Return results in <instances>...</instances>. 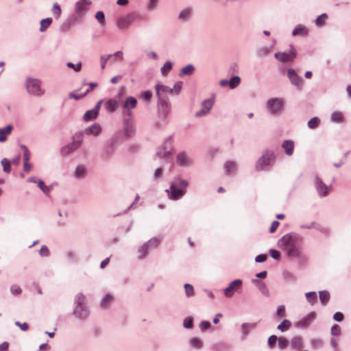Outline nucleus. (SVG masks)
Listing matches in <instances>:
<instances>
[{"label": "nucleus", "mask_w": 351, "mask_h": 351, "mask_svg": "<svg viewBox=\"0 0 351 351\" xmlns=\"http://www.w3.org/2000/svg\"><path fill=\"white\" fill-rule=\"evenodd\" d=\"M114 57H118L120 59V60H121L123 58V53L121 51H117L112 54L102 55L100 57L101 69L102 70L104 69L107 62L108 60H110V58H114Z\"/></svg>", "instance_id": "nucleus-22"}, {"label": "nucleus", "mask_w": 351, "mask_h": 351, "mask_svg": "<svg viewBox=\"0 0 351 351\" xmlns=\"http://www.w3.org/2000/svg\"><path fill=\"white\" fill-rule=\"evenodd\" d=\"M52 23V19L50 17L42 19L40 22V32H44L47 30V29L49 27V25Z\"/></svg>", "instance_id": "nucleus-42"}, {"label": "nucleus", "mask_w": 351, "mask_h": 351, "mask_svg": "<svg viewBox=\"0 0 351 351\" xmlns=\"http://www.w3.org/2000/svg\"><path fill=\"white\" fill-rule=\"evenodd\" d=\"M280 242L285 248H288L291 246V245H294L292 236L290 234L284 235L280 240Z\"/></svg>", "instance_id": "nucleus-35"}, {"label": "nucleus", "mask_w": 351, "mask_h": 351, "mask_svg": "<svg viewBox=\"0 0 351 351\" xmlns=\"http://www.w3.org/2000/svg\"><path fill=\"white\" fill-rule=\"evenodd\" d=\"M242 286V280L236 279L232 281L228 286L224 289L223 293L226 298H231L234 295V291H237Z\"/></svg>", "instance_id": "nucleus-17"}, {"label": "nucleus", "mask_w": 351, "mask_h": 351, "mask_svg": "<svg viewBox=\"0 0 351 351\" xmlns=\"http://www.w3.org/2000/svg\"><path fill=\"white\" fill-rule=\"evenodd\" d=\"M305 296L306 298L307 301L311 304H315L317 301V297L316 292L315 291H310L307 292L305 294Z\"/></svg>", "instance_id": "nucleus-44"}, {"label": "nucleus", "mask_w": 351, "mask_h": 351, "mask_svg": "<svg viewBox=\"0 0 351 351\" xmlns=\"http://www.w3.org/2000/svg\"><path fill=\"white\" fill-rule=\"evenodd\" d=\"M214 104V99L209 98L204 100L201 104V109L195 112L196 117H202L208 114Z\"/></svg>", "instance_id": "nucleus-15"}, {"label": "nucleus", "mask_w": 351, "mask_h": 351, "mask_svg": "<svg viewBox=\"0 0 351 351\" xmlns=\"http://www.w3.org/2000/svg\"><path fill=\"white\" fill-rule=\"evenodd\" d=\"M52 13L56 19H58L61 16L62 10L60 5L57 3H53Z\"/></svg>", "instance_id": "nucleus-51"}, {"label": "nucleus", "mask_w": 351, "mask_h": 351, "mask_svg": "<svg viewBox=\"0 0 351 351\" xmlns=\"http://www.w3.org/2000/svg\"><path fill=\"white\" fill-rule=\"evenodd\" d=\"M283 278L285 280L289 281V282H294L296 280V277L293 274L289 271H284L282 273Z\"/></svg>", "instance_id": "nucleus-52"}, {"label": "nucleus", "mask_w": 351, "mask_h": 351, "mask_svg": "<svg viewBox=\"0 0 351 351\" xmlns=\"http://www.w3.org/2000/svg\"><path fill=\"white\" fill-rule=\"evenodd\" d=\"M112 300V295H110V294H106L104 297V298H103V300L101 301V306H102V307L107 308L110 305V304L111 303Z\"/></svg>", "instance_id": "nucleus-57"}, {"label": "nucleus", "mask_w": 351, "mask_h": 351, "mask_svg": "<svg viewBox=\"0 0 351 351\" xmlns=\"http://www.w3.org/2000/svg\"><path fill=\"white\" fill-rule=\"evenodd\" d=\"M287 77L292 85L296 87L298 90H301L303 87V80L296 73L295 71L293 69L287 70Z\"/></svg>", "instance_id": "nucleus-14"}, {"label": "nucleus", "mask_w": 351, "mask_h": 351, "mask_svg": "<svg viewBox=\"0 0 351 351\" xmlns=\"http://www.w3.org/2000/svg\"><path fill=\"white\" fill-rule=\"evenodd\" d=\"M276 160V155L271 150H265L262 156L256 162V171H267L274 165Z\"/></svg>", "instance_id": "nucleus-3"}, {"label": "nucleus", "mask_w": 351, "mask_h": 351, "mask_svg": "<svg viewBox=\"0 0 351 351\" xmlns=\"http://www.w3.org/2000/svg\"><path fill=\"white\" fill-rule=\"evenodd\" d=\"M343 114L339 111H335L330 115V121L332 123H341L343 121Z\"/></svg>", "instance_id": "nucleus-38"}, {"label": "nucleus", "mask_w": 351, "mask_h": 351, "mask_svg": "<svg viewBox=\"0 0 351 351\" xmlns=\"http://www.w3.org/2000/svg\"><path fill=\"white\" fill-rule=\"evenodd\" d=\"M297 56V51L293 45H290V51L289 53L285 52H276L274 57L280 62L286 63L293 60Z\"/></svg>", "instance_id": "nucleus-13"}, {"label": "nucleus", "mask_w": 351, "mask_h": 351, "mask_svg": "<svg viewBox=\"0 0 351 351\" xmlns=\"http://www.w3.org/2000/svg\"><path fill=\"white\" fill-rule=\"evenodd\" d=\"M87 175V169L83 165H79L76 167L73 176L77 180L84 179Z\"/></svg>", "instance_id": "nucleus-28"}, {"label": "nucleus", "mask_w": 351, "mask_h": 351, "mask_svg": "<svg viewBox=\"0 0 351 351\" xmlns=\"http://www.w3.org/2000/svg\"><path fill=\"white\" fill-rule=\"evenodd\" d=\"M277 341L279 349L282 350L287 348L289 344V341L284 337H278Z\"/></svg>", "instance_id": "nucleus-46"}, {"label": "nucleus", "mask_w": 351, "mask_h": 351, "mask_svg": "<svg viewBox=\"0 0 351 351\" xmlns=\"http://www.w3.org/2000/svg\"><path fill=\"white\" fill-rule=\"evenodd\" d=\"M20 147L23 150V162H27L29 160L30 158V152L27 148V147L25 145H21Z\"/></svg>", "instance_id": "nucleus-54"}, {"label": "nucleus", "mask_w": 351, "mask_h": 351, "mask_svg": "<svg viewBox=\"0 0 351 351\" xmlns=\"http://www.w3.org/2000/svg\"><path fill=\"white\" fill-rule=\"evenodd\" d=\"M171 136L167 137L162 146L159 147L156 152V156L160 159H164L167 162L170 161L171 157Z\"/></svg>", "instance_id": "nucleus-6"}, {"label": "nucleus", "mask_w": 351, "mask_h": 351, "mask_svg": "<svg viewBox=\"0 0 351 351\" xmlns=\"http://www.w3.org/2000/svg\"><path fill=\"white\" fill-rule=\"evenodd\" d=\"M12 126L8 125L7 126L0 128V142H4L7 139V136L11 134Z\"/></svg>", "instance_id": "nucleus-33"}, {"label": "nucleus", "mask_w": 351, "mask_h": 351, "mask_svg": "<svg viewBox=\"0 0 351 351\" xmlns=\"http://www.w3.org/2000/svg\"><path fill=\"white\" fill-rule=\"evenodd\" d=\"M123 128L125 134L128 137L132 136L135 133L134 123L131 117H123Z\"/></svg>", "instance_id": "nucleus-19"}, {"label": "nucleus", "mask_w": 351, "mask_h": 351, "mask_svg": "<svg viewBox=\"0 0 351 351\" xmlns=\"http://www.w3.org/2000/svg\"><path fill=\"white\" fill-rule=\"evenodd\" d=\"M84 134L82 130L75 133L72 137L71 143L61 148L62 155L67 156L78 149L84 141Z\"/></svg>", "instance_id": "nucleus-5"}, {"label": "nucleus", "mask_w": 351, "mask_h": 351, "mask_svg": "<svg viewBox=\"0 0 351 351\" xmlns=\"http://www.w3.org/2000/svg\"><path fill=\"white\" fill-rule=\"evenodd\" d=\"M177 163L180 166H189L192 160L185 152H180L176 157Z\"/></svg>", "instance_id": "nucleus-26"}, {"label": "nucleus", "mask_w": 351, "mask_h": 351, "mask_svg": "<svg viewBox=\"0 0 351 351\" xmlns=\"http://www.w3.org/2000/svg\"><path fill=\"white\" fill-rule=\"evenodd\" d=\"M155 88L157 96H162L166 97V95L167 94L171 95V88L167 86L158 83L156 84Z\"/></svg>", "instance_id": "nucleus-27"}, {"label": "nucleus", "mask_w": 351, "mask_h": 351, "mask_svg": "<svg viewBox=\"0 0 351 351\" xmlns=\"http://www.w3.org/2000/svg\"><path fill=\"white\" fill-rule=\"evenodd\" d=\"M4 172L9 173L11 171L10 161L6 158H3L1 161Z\"/></svg>", "instance_id": "nucleus-53"}, {"label": "nucleus", "mask_w": 351, "mask_h": 351, "mask_svg": "<svg viewBox=\"0 0 351 351\" xmlns=\"http://www.w3.org/2000/svg\"><path fill=\"white\" fill-rule=\"evenodd\" d=\"M185 293L187 297H191L194 295L193 287L191 284L184 285Z\"/></svg>", "instance_id": "nucleus-58"}, {"label": "nucleus", "mask_w": 351, "mask_h": 351, "mask_svg": "<svg viewBox=\"0 0 351 351\" xmlns=\"http://www.w3.org/2000/svg\"><path fill=\"white\" fill-rule=\"evenodd\" d=\"M25 86L28 93L34 96L39 97L45 93L41 88V81L36 78H27L25 82Z\"/></svg>", "instance_id": "nucleus-8"}, {"label": "nucleus", "mask_w": 351, "mask_h": 351, "mask_svg": "<svg viewBox=\"0 0 351 351\" xmlns=\"http://www.w3.org/2000/svg\"><path fill=\"white\" fill-rule=\"evenodd\" d=\"M95 19L101 25L104 26L105 25V14L103 11L97 12Z\"/></svg>", "instance_id": "nucleus-56"}, {"label": "nucleus", "mask_w": 351, "mask_h": 351, "mask_svg": "<svg viewBox=\"0 0 351 351\" xmlns=\"http://www.w3.org/2000/svg\"><path fill=\"white\" fill-rule=\"evenodd\" d=\"M102 102L103 100H99L93 109L86 112L83 117V119L85 121H90L95 119L97 117Z\"/></svg>", "instance_id": "nucleus-18"}, {"label": "nucleus", "mask_w": 351, "mask_h": 351, "mask_svg": "<svg viewBox=\"0 0 351 351\" xmlns=\"http://www.w3.org/2000/svg\"><path fill=\"white\" fill-rule=\"evenodd\" d=\"M314 186L319 197H324L328 196L330 186L326 185L317 175L315 177Z\"/></svg>", "instance_id": "nucleus-12"}, {"label": "nucleus", "mask_w": 351, "mask_h": 351, "mask_svg": "<svg viewBox=\"0 0 351 351\" xmlns=\"http://www.w3.org/2000/svg\"><path fill=\"white\" fill-rule=\"evenodd\" d=\"M278 341V337L275 335H271L267 340V343L270 348H273Z\"/></svg>", "instance_id": "nucleus-64"}, {"label": "nucleus", "mask_w": 351, "mask_h": 351, "mask_svg": "<svg viewBox=\"0 0 351 351\" xmlns=\"http://www.w3.org/2000/svg\"><path fill=\"white\" fill-rule=\"evenodd\" d=\"M331 335L333 336H340L341 330L339 325L335 324L331 327L330 330Z\"/></svg>", "instance_id": "nucleus-61"}, {"label": "nucleus", "mask_w": 351, "mask_h": 351, "mask_svg": "<svg viewBox=\"0 0 351 351\" xmlns=\"http://www.w3.org/2000/svg\"><path fill=\"white\" fill-rule=\"evenodd\" d=\"M90 4V0H79L76 2L75 5V12L77 19H81L85 16L86 13L89 10Z\"/></svg>", "instance_id": "nucleus-10"}, {"label": "nucleus", "mask_w": 351, "mask_h": 351, "mask_svg": "<svg viewBox=\"0 0 351 351\" xmlns=\"http://www.w3.org/2000/svg\"><path fill=\"white\" fill-rule=\"evenodd\" d=\"M119 106V101L114 98L108 99L104 104L105 109L109 113L114 112L118 109Z\"/></svg>", "instance_id": "nucleus-25"}, {"label": "nucleus", "mask_w": 351, "mask_h": 351, "mask_svg": "<svg viewBox=\"0 0 351 351\" xmlns=\"http://www.w3.org/2000/svg\"><path fill=\"white\" fill-rule=\"evenodd\" d=\"M161 241L160 237H153L143 243L137 250V258L138 260L145 259L149 255L150 251L158 247Z\"/></svg>", "instance_id": "nucleus-4"}, {"label": "nucleus", "mask_w": 351, "mask_h": 351, "mask_svg": "<svg viewBox=\"0 0 351 351\" xmlns=\"http://www.w3.org/2000/svg\"><path fill=\"white\" fill-rule=\"evenodd\" d=\"M291 322L289 319H285L282 322L277 326V329L281 332L287 331L291 326Z\"/></svg>", "instance_id": "nucleus-40"}, {"label": "nucleus", "mask_w": 351, "mask_h": 351, "mask_svg": "<svg viewBox=\"0 0 351 351\" xmlns=\"http://www.w3.org/2000/svg\"><path fill=\"white\" fill-rule=\"evenodd\" d=\"M138 18L135 12H130L126 15L119 16L117 20V27L121 30L129 29L133 22Z\"/></svg>", "instance_id": "nucleus-9"}, {"label": "nucleus", "mask_w": 351, "mask_h": 351, "mask_svg": "<svg viewBox=\"0 0 351 351\" xmlns=\"http://www.w3.org/2000/svg\"><path fill=\"white\" fill-rule=\"evenodd\" d=\"M183 326L184 328L190 329L193 328V319L191 317H187L184 319Z\"/></svg>", "instance_id": "nucleus-60"}, {"label": "nucleus", "mask_w": 351, "mask_h": 351, "mask_svg": "<svg viewBox=\"0 0 351 351\" xmlns=\"http://www.w3.org/2000/svg\"><path fill=\"white\" fill-rule=\"evenodd\" d=\"M282 147L286 155L290 156L293 154L294 142L291 140H286L282 143Z\"/></svg>", "instance_id": "nucleus-30"}, {"label": "nucleus", "mask_w": 351, "mask_h": 351, "mask_svg": "<svg viewBox=\"0 0 351 351\" xmlns=\"http://www.w3.org/2000/svg\"><path fill=\"white\" fill-rule=\"evenodd\" d=\"M115 152L114 143L110 141L106 144L104 147L103 152L101 154V157L103 160H109Z\"/></svg>", "instance_id": "nucleus-21"}, {"label": "nucleus", "mask_w": 351, "mask_h": 351, "mask_svg": "<svg viewBox=\"0 0 351 351\" xmlns=\"http://www.w3.org/2000/svg\"><path fill=\"white\" fill-rule=\"evenodd\" d=\"M10 292L12 295H18L21 293V289L19 285H13L10 287Z\"/></svg>", "instance_id": "nucleus-63"}, {"label": "nucleus", "mask_w": 351, "mask_h": 351, "mask_svg": "<svg viewBox=\"0 0 351 351\" xmlns=\"http://www.w3.org/2000/svg\"><path fill=\"white\" fill-rule=\"evenodd\" d=\"M315 318L316 313L313 311L310 312L306 316H304L298 322H297L295 326L298 328H306L311 324V323L315 319Z\"/></svg>", "instance_id": "nucleus-16"}, {"label": "nucleus", "mask_w": 351, "mask_h": 351, "mask_svg": "<svg viewBox=\"0 0 351 351\" xmlns=\"http://www.w3.org/2000/svg\"><path fill=\"white\" fill-rule=\"evenodd\" d=\"M319 297L322 304L325 306L330 300V293L328 291L323 290L319 292Z\"/></svg>", "instance_id": "nucleus-39"}, {"label": "nucleus", "mask_w": 351, "mask_h": 351, "mask_svg": "<svg viewBox=\"0 0 351 351\" xmlns=\"http://www.w3.org/2000/svg\"><path fill=\"white\" fill-rule=\"evenodd\" d=\"M189 182L187 180L177 176L171 182L169 189H166L165 192L169 199L176 201L181 199L186 194Z\"/></svg>", "instance_id": "nucleus-1"}, {"label": "nucleus", "mask_w": 351, "mask_h": 351, "mask_svg": "<svg viewBox=\"0 0 351 351\" xmlns=\"http://www.w3.org/2000/svg\"><path fill=\"white\" fill-rule=\"evenodd\" d=\"M286 315L285 306L284 305H280L277 307L276 310V317L281 319Z\"/></svg>", "instance_id": "nucleus-55"}, {"label": "nucleus", "mask_w": 351, "mask_h": 351, "mask_svg": "<svg viewBox=\"0 0 351 351\" xmlns=\"http://www.w3.org/2000/svg\"><path fill=\"white\" fill-rule=\"evenodd\" d=\"M73 315L80 320H86L89 316V310L86 304V297L80 293L76 295L74 301Z\"/></svg>", "instance_id": "nucleus-2"}, {"label": "nucleus", "mask_w": 351, "mask_h": 351, "mask_svg": "<svg viewBox=\"0 0 351 351\" xmlns=\"http://www.w3.org/2000/svg\"><path fill=\"white\" fill-rule=\"evenodd\" d=\"M328 19V15L325 13L318 16L315 21V25L322 27L325 25L326 20Z\"/></svg>", "instance_id": "nucleus-43"}, {"label": "nucleus", "mask_w": 351, "mask_h": 351, "mask_svg": "<svg viewBox=\"0 0 351 351\" xmlns=\"http://www.w3.org/2000/svg\"><path fill=\"white\" fill-rule=\"evenodd\" d=\"M152 97V93L149 90L143 91L141 94V99L145 101H149Z\"/></svg>", "instance_id": "nucleus-62"}, {"label": "nucleus", "mask_w": 351, "mask_h": 351, "mask_svg": "<svg viewBox=\"0 0 351 351\" xmlns=\"http://www.w3.org/2000/svg\"><path fill=\"white\" fill-rule=\"evenodd\" d=\"M290 345L292 349H301L304 346V341L302 337L295 336L293 337L291 341Z\"/></svg>", "instance_id": "nucleus-29"}, {"label": "nucleus", "mask_w": 351, "mask_h": 351, "mask_svg": "<svg viewBox=\"0 0 351 351\" xmlns=\"http://www.w3.org/2000/svg\"><path fill=\"white\" fill-rule=\"evenodd\" d=\"M241 83V78L239 76H233L228 81V86L231 89L237 88Z\"/></svg>", "instance_id": "nucleus-45"}, {"label": "nucleus", "mask_w": 351, "mask_h": 351, "mask_svg": "<svg viewBox=\"0 0 351 351\" xmlns=\"http://www.w3.org/2000/svg\"><path fill=\"white\" fill-rule=\"evenodd\" d=\"M252 282L256 285L258 290L265 296L268 297L269 295V291L267 288L266 284L263 282H261L257 279H253Z\"/></svg>", "instance_id": "nucleus-31"}, {"label": "nucleus", "mask_w": 351, "mask_h": 351, "mask_svg": "<svg viewBox=\"0 0 351 351\" xmlns=\"http://www.w3.org/2000/svg\"><path fill=\"white\" fill-rule=\"evenodd\" d=\"M190 346L193 348L201 349L203 346V342L200 339L194 337L190 340Z\"/></svg>", "instance_id": "nucleus-47"}, {"label": "nucleus", "mask_w": 351, "mask_h": 351, "mask_svg": "<svg viewBox=\"0 0 351 351\" xmlns=\"http://www.w3.org/2000/svg\"><path fill=\"white\" fill-rule=\"evenodd\" d=\"M136 105L137 100L134 97H128L123 104L122 117H132V110L134 109L136 107Z\"/></svg>", "instance_id": "nucleus-11"}, {"label": "nucleus", "mask_w": 351, "mask_h": 351, "mask_svg": "<svg viewBox=\"0 0 351 351\" xmlns=\"http://www.w3.org/2000/svg\"><path fill=\"white\" fill-rule=\"evenodd\" d=\"M224 170H225V173L226 175L229 174V173H234L237 170V165L234 162H232V161H227L225 164H224Z\"/></svg>", "instance_id": "nucleus-37"}, {"label": "nucleus", "mask_w": 351, "mask_h": 351, "mask_svg": "<svg viewBox=\"0 0 351 351\" xmlns=\"http://www.w3.org/2000/svg\"><path fill=\"white\" fill-rule=\"evenodd\" d=\"M182 86V82H176L173 87L171 88V95H178L180 93Z\"/></svg>", "instance_id": "nucleus-59"}, {"label": "nucleus", "mask_w": 351, "mask_h": 351, "mask_svg": "<svg viewBox=\"0 0 351 351\" xmlns=\"http://www.w3.org/2000/svg\"><path fill=\"white\" fill-rule=\"evenodd\" d=\"M173 64L170 61H167L161 67L160 71L162 75H167L172 69Z\"/></svg>", "instance_id": "nucleus-48"}, {"label": "nucleus", "mask_w": 351, "mask_h": 351, "mask_svg": "<svg viewBox=\"0 0 351 351\" xmlns=\"http://www.w3.org/2000/svg\"><path fill=\"white\" fill-rule=\"evenodd\" d=\"M84 134L98 136L101 132V127L98 123H93L82 130Z\"/></svg>", "instance_id": "nucleus-24"}, {"label": "nucleus", "mask_w": 351, "mask_h": 351, "mask_svg": "<svg viewBox=\"0 0 351 351\" xmlns=\"http://www.w3.org/2000/svg\"><path fill=\"white\" fill-rule=\"evenodd\" d=\"M287 250V255L289 256H292L295 258L300 257V250L295 247V245H291V246L289 247L288 248H286Z\"/></svg>", "instance_id": "nucleus-41"}, {"label": "nucleus", "mask_w": 351, "mask_h": 351, "mask_svg": "<svg viewBox=\"0 0 351 351\" xmlns=\"http://www.w3.org/2000/svg\"><path fill=\"white\" fill-rule=\"evenodd\" d=\"M256 327V324L244 323L241 325V328L243 337L248 335L250 332Z\"/></svg>", "instance_id": "nucleus-36"}, {"label": "nucleus", "mask_w": 351, "mask_h": 351, "mask_svg": "<svg viewBox=\"0 0 351 351\" xmlns=\"http://www.w3.org/2000/svg\"><path fill=\"white\" fill-rule=\"evenodd\" d=\"M157 97L159 113L162 114L163 117H166L169 110V102L167 101V98L162 96Z\"/></svg>", "instance_id": "nucleus-20"}, {"label": "nucleus", "mask_w": 351, "mask_h": 351, "mask_svg": "<svg viewBox=\"0 0 351 351\" xmlns=\"http://www.w3.org/2000/svg\"><path fill=\"white\" fill-rule=\"evenodd\" d=\"M265 106L271 114L276 115L280 113L284 110L285 100L279 97L271 98L267 100Z\"/></svg>", "instance_id": "nucleus-7"}, {"label": "nucleus", "mask_w": 351, "mask_h": 351, "mask_svg": "<svg viewBox=\"0 0 351 351\" xmlns=\"http://www.w3.org/2000/svg\"><path fill=\"white\" fill-rule=\"evenodd\" d=\"M38 186L46 195L49 194L51 189V186H46L44 182L40 179L38 180Z\"/></svg>", "instance_id": "nucleus-50"}, {"label": "nucleus", "mask_w": 351, "mask_h": 351, "mask_svg": "<svg viewBox=\"0 0 351 351\" xmlns=\"http://www.w3.org/2000/svg\"><path fill=\"white\" fill-rule=\"evenodd\" d=\"M319 124L320 119L318 117H313L307 123V125L310 129L317 128Z\"/></svg>", "instance_id": "nucleus-49"}, {"label": "nucleus", "mask_w": 351, "mask_h": 351, "mask_svg": "<svg viewBox=\"0 0 351 351\" xmlns=\"http://www.w3.org/2000/svg\"><path fill=\"white\" fill-rule=\"evenodd\" d=\"M194 71L195 66L191 64H189L180 71L179 76L183 77L185 75H191Z\"/></svg>", "instance_id": "nucleus-34"}, {"label": "nucleus", "mask_w": 351, "mask_h": 351, "mask_svg": "<svg viewBox=\"0 0 351 351\" xmlns=\"http://www.w3.org/2000/svg\"><path fill=\"white\" fill-rule=\"evenodd\" d=\"M308 29L302 25H298L292 31V36H305L308 34Z\"/></svg>", "instance_id": "nucleus-32"}, {"label": "nucleus", "mask_w": 351, "mask_h": 351, "mask_svg": "<svg viewBox=\"0 0 351 351\" xmlns=\"http://www.w3.org/2000/svg\"><path fill=\"white\" fill-rule=\"evenodd\" d=\"M193 14L192 8H185L182 9L178 14V19L180 21L185 23L190 20Z\"/></svg>", "instance_id": "nucleus-23"}]
</instances>
